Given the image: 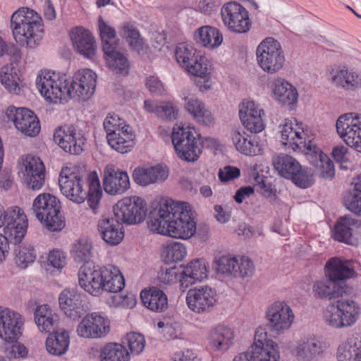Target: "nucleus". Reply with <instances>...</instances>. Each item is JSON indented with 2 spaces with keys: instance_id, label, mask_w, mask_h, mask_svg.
Here are the masks:
<instances>
[{
  "instance_id": "393cba45",
  "label": "nucleus",
  "mask_w": 361,
  "mask_h": 361,
  "mask_svg": "<svg viewBox=\"0 0 361 361\" xmlns=\"http://www.w3.org/2000/svg\"><path fill=\"white\" fill-rule=\"evenodd\" d=\"M104 188L111 195H121L130 188V180L126 171H119L112 165L106 166L104 171Z\"/></svg>"
},
{
  "instance_id": "72a5a7b5",
  "label": "nucleus",
  "mask_w": 361,
  "mask_h": 361,
  "mask_svg": "<svg viewBox=\"0 0 361 361\" xmlns=\"http://www.w3.org/2000/svg\"><path fill=\"white\" fill-rule=\"evenodd\" d=\"M102 292L118 293L125 286L124 277L120 269L112 264L102 267Z\"/></svg>"
},
{
  "instance_id": "a878e982",
  "label": "nucleus",
  "mask_w": 361,
  "mask_h": 361,
  "mask_svg": "<svg viewBox=\"0 0 361 361\" xmlns=\"http://www.w3.org/2000/svg\"><path fill=\"white\" fill-rule=\"evenodd\" d=\"M80 286L92 295L99 296L102 293V267L83 265L78 271Z\"/></svg>"
},
{
  "instance_id": "1a4fd4ad",
  "label": "nucleus",
  "mask_w": 361,
  "mask_h": 361,
  "mask_svg": "<svg viewBox=\"0 0 361 361\" xmlns=\"http://www.w3.org/2000/svg\"><path fill=\"white\" fill-rule=\"evenodd\" d=\"M171 140L178 157L188 161H195L201 153L197 132L190 126L176 124L173 128Z\"/></svg>"
},
{
  "instance_id": "6ab92c4d",
  "label": "nucleus",
  "mask_w": 361,
  "mask_h": 361,
  "mask_svg": "<svg viewBox=\"0 0 361 361\" xmlns=\"http://www.w3.org/2000/svg\"><path fill=\"white\" fill-rule=\"evenodd\" d=\"M216 302V292L208 286L190 288L186 294V303L188 308L197 314H207L212 312Z\"/></svg>"
},
{
  "instance_id": "f03ea898",
  "label": "nucleus",
  "mask_w": 361,
  "mask_h": 361,
  "mask_svg": "<svg viewBox=\"0 0 361 361\" xmlns=\"http://www.w3.org/2000/svg\"><path fill=\"white\" fill-rule=\"evenodd\" d=\"M281 141L283 145L298 149L305 152L306 159L316 168V173L324 179H331L335 174L334 167L329 157L324 154L316 143L306 140L307 133L304 130L302 123L294 118H286L281 124Z\"/></svg>"
},
{
  "instance_id": "7ed1b4c3",
  "label": "nucleus",
  "mask_w": 361,
  "mask_h": 361,
  "mask_svg": "<svg viewBox=\"0 0 361 361\" xmlns=\"http://www.w3.org/2000/svg\"><path fill=\"white\" fill-rule=\"evenodd\" d=\"M59 182L61 191L67 199L77 204H81L87 199L90 208L96 213L102 196L96 173L62 170Z\"/></svg>"
},
{
  "instance_id": "49530a36",
  "label": "nucleus",
  "mask_w": 361,
  "mask_h": 361,
  "mask_svg": "<svg viewBox=\"0 0 361 361\" xmlns=\"http://www.w3.org/2000/svg\"><path fill=\"white\" fill-rule=\"evenodd\" d=\"M129 353L121 344L109 343L100 350L99 361H129Z\"/></svg>"
},
{
  "instance_id": "473e14b6",
  "label": "nucleus",
  "mask_w": 361,
  "mask_h": 361,
  "mask_svg": "<svg viewBox=\"0 0 361 361\" xmlns=\"http://www.w3.org/2000/svg\"><path fill=\"white\" fill-rule=\"evenodd\" d=\"M325 267L326 276L336 281L349 279L355 273L352 261L337 257L330 259Z\"/></svg>"
},
{
  "instance_id": "c03bdc74",
  "label": "nucleus",
  "mask_w": 361,
  "mask_h": 361,
  "mask_svg": "<svg viewBox=\"0 0 361 361\" xmlns=\"http://www.w3.org/2000/svg\"><path fill=\"white\" fill-rule=\"evenodd\" d=\"M231 140L235 149L247 156H256L261 152L260 146L257 140L248 139L244 131L234 130L231 133Z\"/></svg>"
},
{
  "instance_id": "ddd939ff",
  "label": "nucleus",
  "mask_w": 361,
  "mask_h": 361,
  "mask_svg": "<svg viewBox=\"0 0 361 361\" xmlns=\"http://www.w3.org/2000/svg\"><path fill=\"white\" fill-rule=\"evenodd\" d=\"M336 128L339 137L347 145L361 152V114L350 112L341 115Z\"/></svg>"
},
{
  "instance_id": "423d86ee",
  "label": "nucleus",
  "mask_w": 361,
  "mask_h": 361,
  "mask_svg": "<svg viewBox=\"0 0 361 361\" xmlns=\"http://www.w3.org/2000/svg\"><path fill=\"white\" fill-rule=\"evenodd\" d=\"M281 358L279 345L268 338L264 327L255 330L253 343L246 351L238 354L233 361H279Z\"/></svg>"
},
{
  "instance_id": "f704fd0d",
  "label": "nucleus",
  "mask_w": 361,
  "mask_h": 361,
  "mask_svg": "<svg viewBox=\"0 0 361 361\" xmlns=\"http://www.w3.org/2000/svg\"><path fill=\"white\" fill-rule=\"evenodd\" d=\"M135 137L132 128L128 126L120 131L106 135V139L112 149L121 154H125L133 149L135 145Z\"/></svg>"
},
{
  "instance_id": "c85d7f7f",
  "label": "nucleus",
  "mask_w": 361,
  "mask_h": 361,
  "mask_svg": "<svg viewBox=\"0 0 361 361\" xmlns=\"http://www.w3.org/2000/svg\"><path fill=\"white\" fill-rule=\"evenodd\" d=\"M168 176L169 171L163 165L149 168L137 167L135 169L133 173V180L141 186L162 183L167 179Z\"/></svg>"
},
{
  "instance_id": "69168bd1",
  "label": "nucleus",
  "mask_w": 361,
  "mask_h": 361,
  "mask_svg": "<svg viewBox=\"0 0 361 361\" xmlns=\"http://www.w3.org/2000/svg\"><path fill=\"white\" fill-rule=\"evenodd\" d=\"M178 109L171 102H159L157 116L164 120L173 121L176 118Z\"/></svg>"
},
{
  "instance_id": "20e7f679",
  "label": "nucleus",
  "mask_w": 361,
  "mask_h": 361,
  "mask_svg": "<svg viewBox=\"0 0 361 361\" xmlns=\"http://www.w3.org/2000/svg\"><path fill=\"white\" fill-rule=\"evenodd\" d=\"M11 27L16 41L27 48H35L42 39V19L35 11L28 7H20L13 13Z\"/></svg>"
},
{
  "instance_id": "774afa93",
  "label": "nucleus",
  "mask_w": 361,
  "mask_h": 361,
  "mask_svg": "<svg viewBox=\"0 0 361 361\" xmlns=\"http://www.w3.org/2000/svg\"><path fill=\"white\" fill-rule=\"evenodd\" d=\"M4 353L9 359L23 357L27 355V350L25 345L20 343H6Z\"/></svg>"
},
{
  "instance_id": "2f4dec72",
  "label": "nucleus",
  "mask_w": 361,
  "mask_h": 361,
  "mask_svg": "<svg viewBox=\"0 0 361 361\" xmlns=\"http://www.w3.org/2000/svg\"><path fill=\"white\" fill-rule=\"evenodd\" d=\"M234 331L223 325H217L210 329L207 339L212 350H228L233 343Z\"/></svg>"
},
{
  "instance_id": "13d9d810",
  "label": "nucleus",
  "mask_w": 361,
  "mask_h": 361,
  "mask_svg": "<svg viewBox=\"0 0 361 361\" xmlns=\"http://www.w3.org/2000/svg\"><path fill=\"white\" fill-rule=\"evenodd\" d=\"M290 180L297 186L307 188L314 184V173L310 169H302L300 166V169L293 176Z\"/></svg>"
},
{
  "instance_id": "5701e85b",
  "label": "nucleus",
  "mask_w": 361,
  "mask_h": 361,
  "mask_svg": "<svg viewBox=\"0 0 361 361\" xmlns=\"http://www.w3.org/2000/svg\"><path fill=\"white\" fill-rule=\"evenodd\" d=\"M109 329V320L97 312L85 316L76 328L78 336L85 338H102Z\"/></svg>"
},
{
  "instance_id": "7c9ffc66",
  "label": "nucleus",
  "mask_w": 361,
  "mask_h": 361,
  "mask_svg": "<svg viewBox=\"0 0 361 361\" xmlns=\"http://www.w3.org/2000/svg\"><path fill=\"white\" fill-rule=\"evenodd\" d=\"M272 92L275 99L282 105L293 109L298 100L296 89L287 80L281 78H276L272 85Z\"/></svg>"
},
{
  "instance_id": "9d476101",
  "label": "nucleus",
  "mask_w": 361,
  "mask_h": 361,
  "mask_svg": "<svg viewBox=\"0 0 361 361\" xmlns=\"http://www.w3.org/2000/svg\"><path fill=\"white\" fill-rule=\"evenodd\" d=\"M256 58L262 70L269 74L281 71L286 61L280 42L273 37H267L259 43L256 50Z\"/></svg>"
},
{
  "instance_id": "6e6d98bb",
  "label": "nucleus",
  "mask_w": 361,
  "mask_h": 361,
  "mask_svg": "<svg viewBox=\"0 0 361 361\" xmlns=\"http://www.w3.org/2000/svg\"><path fill=\"white\" fill-rule=\"evenodd\" d=\"M197 54L198 53L195 50L185 44H180L176 48V61L185 68L188 64L192 61L191 59L195 58Z\"/></svg>"
},
{
  "instance_id": "4468645a",
  "label": "nucleus",
  "mask_w": 361,
  "mask_h": 361,
  "mask_svg": "<svg viewBox=\"0 0 361 361\" xmlns=\"http://www.w3.org/2000/svg\"><path fill=\"white\" fill-rule=\"evenodd\" d=\"M114 213L116 219L126 224H139L146 216L147 204L140 197H126L115 204Z\"/></svg>"
},
{
  "instance_id": "9b49d317",
  "label": "nucleus",
  "mask_w": 361,
  "mask_h": 361,
  "mask_svg": "<svg viewBox=\"0 0 361 361\" xmlns=\"http://www.w3.org/2000/svg\"><path fill=\"white\" fill-rule=\"evenodd\" d=\"M18 176L23 184L32 190H40L45 183V166L37 157L22 156L18 162Z\"/></svg>"
},
{
  "instance_id": "4c0bfd02",
  "label": "nucleus",
  "mask_w": 361,
  "mask_h": 361,
  "mask_svg": "<svg viewBox=\"0 0 361 361\" xmlns=\"http://www.w3.org/2000/svg\"><path fill=\"white\" fill-rule=\"evenodd\" d=\"M140 298L143 305L151 311L162 312L168 307V298L166 293L157 287L142 290Z\"/></svg>"
},
{
  "instance_id": "a18cd8bd",
  "label": "nucleus",
  "mask_w": 361,
  "mask_h": 361,
  "mask_svg": "<svg viewBox=\"0 0 361 361\" xmlns=\"http://www.w3.org/2000/svg\"><path fill=\"white\" fill-rule=\"evenodd\" d=\"M197 44L209 49L219 47L223 42V35L219 30L212 26H202L195 32Z\"/></svg>"
},
{
  "instance_id": "c756f323",
  "label": "nucleus",
  "mask_w": 361,
  "mask_h": 361,
  "mask_svg": "<svg viewBox=\"0 0 361 361\" xmlns=\"http://www.w3.org/2000/svg\"><path fill=\"white\" fill-rule=\"evenodd\" d=\"M208 269V264L204 259H197L191 261L181 269L180 288H187L197 281L206 279Z\"/></svg>"
},
{
  "instance_id": "a211bd4d",
  "label": "nucleus",
  "mask_w": 361,
  "mask_h": 361,
  "mask_svg": "<svg viewBox=\"0 0 361 361\" xmlns=\"http://www.w3.org/2000/svg\"><path fill=\"white\" fill-rule=\"evenodd\" d=\"M53 139L66 152L75 155L82 152L86 140L82 131L73 125L59 127L54 133Z\"/></svg>"
},
{
  "instance_id": "412c9836",
  "label": "nucleus",
  "mask_w": 361,
  "mask_h": 361,
  "mask_svg": "<svg viewBox=\"0 0 361 361\" xmlns=\"http://www.w3.org/2000/svg\"><path fill=\"white\" fill-rule=\"evenodd\" d=\"M329 80L338 89L354 92L361 89V75L346 65H338L329 71Z\"/></svg>"
},
{
  "instance_id": "0e129e2a",
  "label": "nucleus",
  "mask_w": 361,
  "mask_h": 361,
  "mask_svg": "<svg viewBox=\"0 0 361 361\" xmlns=\"http://www.w3.org/2000/svg\"><path fill=\"white\" fill-rule=\"evenodd\" d=\"M122 35L133 49H139L142 46L140 33L131 24L126 23L123 25Z\"/></svg>"
},
{
  "instance_id": "f8f14e48",
  "label": "nucleus",
  "mask_w": 361,
  "mask_h": 361,
  "mask_svg": "<svg viewBox=\"0 0 361 361\" xmlns=\"http://www.w3.org/2000/svg\"><path fill=\"white\" fill-rule=\"evenodd\" d=\"M40 94L50 102L57 103L66 99L67 76L51 71H41L36 79Z\"/></svg>"
},
{
  "instance_id": "0eeeda50",
  "label": "nucleus",
  "mask_w": 361,
  "mask_h": 361,
  "mask_svg": "<svg viewBox=\"0 0 361 361\" xmlns=\"http://www.w3.org/2000/svg\"><path fill=\"white\" fill-rule=\"evenodd\" d=\"M360 307L351 299H340L326 306L324 322L330 326L341 329L353 326L359 319Z\"/></svg>"
},
{
  "instance_id": "338daca9",
  "label": "nucleus",
  "mask_w": 361,
  "mask_h": 361,
  "mask_svg": "<svg viewBox=\"0 0 361 361\" xmlns=\"http://www.w3.org/2000/svg\"><path fill=\"white\" fill-rule=\"evenodd\" d=\"M103 125L106 132V135L120 131L125 128L126 126H129L126 123L124 120L119 118L117 115L107 116L105 118Z\"/></svg>"
},
{
  "instance_id": "e2e57ef3",
  "label": "nucleus",
  "mask_w": 361,
  "mask_h": 361,
  "mask_svg": "<svg viewBox=\"0 0 361 361\" xmlns=\"http://www.w3.org/2000/svg\"><path fill=\"white\" fill-rule=\"evenodd\" d=\"M255 267L253 262L247 257H238V265L235 277L245 278L253 275Z\"/></svg>"
},
{
  "instance_id": "79ce46f5",
  "label": "nucleus",
  "mask_w": 361,
  "mask_h": 361,
  "mask_svg": "<svg viewBox=\"0 0 361 361\" xmlns=\"http://www.w3.org/2000/svg\"><path fill=\"white\" fill-rule=\"evenodd\" d=\"M71 255L75 262L89 265L94 255L92 240L87 238H80L75 240L71 245Z\"/></svg>"
},
{
  "instance_id": "bf43d9fd",
  "label": "nucleus",
  "mask_w": 361,
  "mask_h": 361,
  "mask_svg": "<svg viewBox=\"0 0 361 361\" xmlns=\"http://www.w3.org/2000/svg\"><path fill=\"white\" fill-rule=\"evenodd\" d=\"M257 113L264 114L260 106L252 100H244L239 106V117L242 123Z\"/></svg>"
},
{
  "instance_id": "b1692460",
  "label": "nucleus",
  "mask_w": 361,
  "mask_h": 361,
  "mask_svg": "<svg viewBox=\"0 0 361 361\" xmlns=\"http://www.w3.org/2000/svg\"><path fill=\"white\" fill-rule=\"evenodd\" d=\"M85 296L76 288H66L59 296V303L61 310L69 318L76 320L85 312Z\"/></svg>"
},
{
  "instance_id": "39448f33",
  "label": "nucleus",
  "mask_w": 361,
  "mask_h": 361,
  "mask_svg": "<svg viewBox=\"0 0 361 361\" xmlns=\"http://www.w3.org/2000/svg\"><path fill=\"white\" fill-rule=\"evenodd\" d=\"M27 225V216L20 208L15 207L5 210L0 204V263L8 254L9 243H20Z\"/></svg>"
},
{
  "instance_id": "de8ad7c7",
  "label": "nucleus",
  "mask_w": 361,
  "mask_h": 361,
  "mask_svg": "<svg viewBox=\"0 0 361 361\" xmlns=\"http://www.w3.org/2000/svg\"><path fill=\"white\" fill-rule=\"evenodd\" d=\"M192 61L187 65L186 71L190 74L204 79V87H209L206 83L209 82L207 77L209 74V62L205 56L197 54L195 58L191 59Z\"/></svg>"
},
{
  "instance_id": "37998d69",
  "label": "nucleus",
  "mask_w": 361,
  "mask_h": 361,
  "mask_svg": "<svg viewBox=\"0 0 361 361\" xmlns=\"http://www.w3.org/2000/svg\"><path fill=\"white\" fill-rule=\"evenodd\" d=\"M272 163L274 169L283 178L290 179L300 169V163L292 156L279 154L273 157Z\"/></svg>"
},
{
  "instance_id": "680f3d73",
  "label": "nucleus",
  "mask_w": 361,
  "mask_h": 361,
  "mask_svg": "<svg viewBox=\"0 0 361 361\" xmlns=\"http://www.w3.org/2000/svg\"><path fill=\"white\" fill-rule=\"evenodd\" d=\"M126 340L132 354L139 355L143 351L145 339L142 334L135 332L129 333L126 335Z\"/></svg>"
},
{
  "instance_id": "4d7b16f0",
  "label": "nucleus",
  "mask_w": 361,
  "mask_h": 361,
  "mask_svg": "<svg viewBox=\"0 0 361 361\" xmlns=\"http://www.w3.org/2000/svg\"><path fill=\"white\" fill-rule=\"evenodd\" d=\"M344 204L354 214L361 215V191L349 190L343 197Z\"/></svg>"
},
{
  "instance_id": "a19ab883",
  "label": "nucleus",
  "mask_w": 361,
  "mask_h": 361,
  "mask_svg": "<svg viewBox=\"0 0 361 361\" xmlns=\"http://www.w3.org/2000/svg\"><path fill=\"white\" fill-rule=\"evenodd\" d=\"M52 331L46 341L47 350L54 355H62L67 351L70 344L68 332L63 329H56Z\"/></svg>"
},
{
  "instance_id": "864d4df0",
  "label": "nucleus",
  "mask_w": 361,
  "mask_h": 361,
  "mask_svg": "<svg viewBox=\"0 0 361 361\" xmlns=\"http://www.w3.org/2000/svg\"><path fill=\"white\" fill-rule=\"evenodd\" d=\"M16 263L21 269H25L34 262L36 255L30 245H19L15 249Z\"/></svg>"
},
{
  "instance_id": "603ef678",
  "label": "nucleus",
  "mask_w": 361,
  "mask_h": 361,
  "mask_svg": "<svg viewBox=\"0 0 361 361\" xmlns=\"http://www.w3.org/2000/svg\"><path fill=\"white\" fill-rule=\"evenodd\" d=\"M351 228L350 216L339 218L334 226V238L338 241L352 245L353 238Z\"/></svg>"
},
{
  "instance_id": "e433bc0d",
  "label": "nucleus",
  "mask_w": 361,
  "mask_h": 361,
  "mask_svg": "<svg viewBox=\"0 0 361 361\" xmlns=\"http://www.w3.org/2000/svg\"><path fill=\"white\" fill-rule=\"evenodd\" d=\"M323 344L317 338L311 337L301 340L293 350V354L300 360L310 361L323 352Z\"/></svg>"
},
{
  "instance_id": "3c124183",
  "label": "nucleus",
  "mask_w": 361,
  "mask_h": 361,
  "mask_svg": "<svg viewBox=\"0 0 361 361\" xmlns=\"http://www.w3.org/2000/svg\"><path fill=\"white\" fill-rule=\"evenodd\" d=\"M98 27L102 42L103 50L104 53H110L112 51L113 48H116V31L102 17L99 18Z\"/></svg>"
},
{
  "instance_id": "ea45409f",
  "label": "nucleus",
  "mask_w": 361,
  "mask_h": 361,
  "mask_svg": "<svg viewBox=\"0 0 361 361\" xmlns=\"http://www.w3.org/2000/svg\"><path fill=\"white\" fill-rule=\"evenodd\" d=\"M312 291L314 296L321 299H336L345 293L343 286L330 278L314 283Z\"/></svg>"
},
{
  "instance_id": "58836bf2",
  "label": "nucleus",
  "mask_w": 361,
  "mask_h": 361,
  "mask_svg": "<svg viewBox=\"0 0 361 361\" xmlns=\"http://www.w3.org/2000/svg\"><path fill=\"white\" fill-rule=\"evenodd\" d=\"M34 319L41 332L49 333L58 327V316L47 305L37 307L34 312Z\"/></svg>"
},
{
  "instance_id": "09e8293b",
  "label": "nucleus",
  "mask_w": 361,
  "mask_h": 361,
  "mask_svg": "<svg viewBox=\"0 0 361 361\" xmlns=\"http://www.w3.org/2000/svg\"><path fill=\"white\" fill-rule=\"evenodd\" d=\"M237 265L238 257L231 255L216 257L214 261L215 271L219 274L228 277H235Z\"/></svg>"
},
{
  "instance_id": "f257e3e1",
  "label": "nucleus",
  "mask_w": 361,
  "mask_h": 361,
  "mask_svg": "<svg viewBox=\"0 0 361 361\" xmlns=\"http://www.w3.org/2000/svg\"><path fill=\"white\" fill-rule=\"evenodd\" d=\"M147 225L155 233L174 238L188 239L196 232L190 205L172 199H163L149 214Z\"/></svg>"
},
{
  "instance_id": "f3484780",
  "label": "nucleus",
  "mask_w": 361,
  "mask_h": 361,
  "mask_svg": "<svg viewBox=\"0 0 361 361\" xmlns=\"http://www.w3.org/2000/svg\"><path fill=\"white\" fill-rule=\"evenodd\" d=\"M97 75L92 70H79L73 77L70 85H67V97L78 101H86L94 94Z\"/></svg>"
},
{
  "instance_id": "aec40b11",
  "label": "nucleus",
  "mask_w": 361,
  "mask_h": 361,
  "mask_svg": "<svg viewBox=\"0 0 361 361\" xmlns=\"http://www.w3.org/2000/svg\"><path fill=\"white\" fill-rule=\"evenodd\" d=\"M23 317L17 312L0 307V338L6 343L17 341L23 334Z\"/></svg>"
},
{
  "instance_id": "cd10ccee",
  "label": "nucleus",
  "mask_w": 361,
  "mask_h": 361,
  "mask_svg": "<svg viewBox=\"0 0 361 361\" xmlns=\"http://www.w3.org/2000/svg\"><path fill=\"white\" fill-rule=\"evenodd\" d=\"M97 228L102 238L109 245H117L123 239L124 231L118 219L102 216L98 221Z\"/></svg>"
},
{
  "instance_id": "dca6fc26",
  "label": "nucleus",
  "mask_w": 361,
  "mask_h": 361,
  "mask_svg": "<svg viewBox=\"0 0 361 361\" xmlns=\"http://www.w3.org/2000/svg\"><path fill=\"white\" fill-rule=\"evenodd\" d=\"M221 16L224 25L230 32L245 33L251 27L247 11L237 2L225 4L221 9Z\"/></svg>"
},
{
  "instance_id": "6e6552de",
  "label": "nucleus",
  "mask_w": 361,
  "mask_h": 361,
  "mask_svg": "<svg viewBox=\"0 0 361 361\" xmlns=\"http://www.w3.org/2000/svg\"><path fill=\"white\" fill-rule=\"evenodd\" d=\"M60 208V202L49 193L39 195L32 204L35 217L51 231H61L65 226Z\"/></svg>"
},
{
  "instance_id": "c9c22d12",
  "label": "nucleus",
  "mask_w": 361,
  "mask_h": 361,
  "mask_svg": "<svg viewBox=\"0 0 361 361\" xmlns=\"http://www.w3.org/2000/svg\"><path fill=\"white\" fill-rule=\"evenodd\" d=\"M186 111L200 123L206 126H212L214 118L211 111L206 108L204 103L195 97L185 98Z\"/></svg>"
},
{
  "instance_id": "bb28decb",
  "label": "nucleus",
  "mask_w": 361,
  "mask_h": 361,
  "mask_svg": "<svg viewBox=\"0 0 361 361\" xmlns=\"http://www.w3.org/2000/svg\"><path fill=\"white\" fill-rule=\"evenodd\" d=\"M71 39L73 48L83 56L92 59L96 53V42L91 32L82 27H77L72 29Z\"/></svg>"
},
{
  "instance_id": "8fccbe9b",
  "label": "nucleus",
  "mask_w": 361,
  "mask_h": 361,
  "mask_svg": "<svg viewBox=\"0 0 361 361\" xmlns=\"http://www.w3.org/2000/svg\"><path fill=\"white\" fill-rule=\"evenodd\" d=\"M106 55L108 66L116 74L126 75L128 73L130 65L128 59L116 48H113L110 53H104Z\"/></svg>"
},
{
  "instance_id": "052dcab7",
  "label": "nucleus",
  "mask_w": 361,
  "mask_h": 361,
  "mask_svg": "<svg viewBox=\"0 0 361 361\" xmlns=\"http://www.w3.org/2000/svg\"><path fill=\"white\" fill-rule=\"evenodd\" d=\"M168 260L172 262L182 261L187 255V250L183 244L174 242L166 245L165 251Z\"/></svg>"
},
{
  "instance_id": "4be33fe9",
  "label": "nucleus",
  "mask_w": 361,
  "mask_h": 361,
  "mask_svg": "<svg viewBox=\"0 0 361 361\" xmlns=\"http://www.w3.org/2000/svg\"><path fill=\"white\" fill-rule=\"evenodd\" d=\"M6 115L13 121L16 128L25 135L35 137L39 133V119L31 110L10 106L7 109Z\"/></svg>"
},
{
  "instance_id": "2eb2a0df",
  "label": "nucleus",
  "mask_w": 361,
  "mask_h": 361,
  "mask_svg": "<svg viewBox=\"0 0 361 361\" xmlns=\"http://www.w3.org/2000/svg\"><path fill=\"white\" fill-rule=\"evenodd\" d=\"M266 319L269 331L279 336L290 329L295 315L286 302L278 300L267 307Z\"/></svg>"
},
{
  "instance_id": "5fc2aeb1",
  "label": "nucleus",
  "mask_w": 361,
  "mask_h": 361,
  "mask_svg": "<svg viewBox=\"0 0 361 361\" xmlns=\"http://www.w3.org/2000/svg\"><path fill=\"white\" fill-rule=\"evenodd\" d=\"M182 272L180 269L171 267L163 269L159 272L158 281L161 286H171L176 283L178 281L180 283Z\"/></svg>"
}]
</instances>
